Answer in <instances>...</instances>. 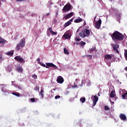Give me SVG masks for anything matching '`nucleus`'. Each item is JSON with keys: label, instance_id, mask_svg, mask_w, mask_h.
I'll return each instance as SVG.
<instances>
[{"label": "nucleus", "instance_id": "f257e3e1", "mask_svg": "<svg viewBox=\"0 0 127 127\" xmlns=\"http://www.w3.org/2000/svg\"><path fill=\"white\" fill-rule=\"evenodd\" d=\"M111 36L113 40L123 41L124 40V38H125L124 35L118 31L114 32L111 35Z\"/></svg>", "mask_w": 127, "mask_h": 127}, {"label": "nucleus", "instance_id": "f03ea898", "mask_svg": "<svg viewBox=\"0 0 127 127\" xmlns=\"http://www.w3.org/2000/svg\"><path fill=\"white\" fill-rule=\"evenodd\" d=\"M104 61L110 67L111 66V63L115 61V58H114L113 55H106L104 57Z\"/></svg>", "mask_w": 127, "mask_h": 127}, {"label": "nucleus", "instance_id": "7ed1b4c3", "mask_svg": "<svg viewBox=\"0 0 127 127\" xmlns=\"http://www.w3.org/2000/svg\"><path fill=\"white\" fill-rule=\"evenodd\" d=\"M40 64L41 65V66H42L43 67H44L45 68H49V67H52V68H53V69L54 70L56 69H58V67H57V66H56L55 64H53V63H46V64H43V63H40Z\"/></svg>", "mask_w": 127, "mask_h": 127}, {"label": "nucleus", "instance_id": "20e7f679", "mask_svg": "<svg viewBox=\"0 0 127 127\" xmlns=\"http://www.w3.org/2000/svg\"><path fill=\"white\" fill-rule=\"evenodd\" d=\"M71 7H72V5L70 3H67L63 7L62 10L64 12H66V11H69L70 9H71Z\"/></svg>", "mask_w": 127, "mask_h": 127}, {"label": "nucleus", "instance_id": "39448f33", "mask_svg": "<svg viewBox=\"0 0 127 127\" xmlns=\"http://www.w3.org/2000/svg\"><path fill=\"white\" fill-rule=\"evenodd\" d=\"M14 59L16 61H18V62H21L22 64H24V63H25V61L22 57H20V56L15 57Z\"/></svg>", "mask_w": 127, "mask_h": 127}, {"label": "nucleus", "instance_id": "423d86ee", "mask_svg": "<svg viewBox=\"0 0 127 127\" xmlns=\"http://www.w3.org/2000/svg\"><path fill=\"white\" fill-rule=\"evenodd\" d=\"M102 24V19H99L95 24V28L100 29L101 28V25Z\"/></svg>", "mask_w": 127, "mask_h": 127}, {"label": "nucleus", "instance_id": "0eeeda50", "mask_svg": "<svg viewBox=\"0 0 127 127\" xmlns=\"http://www.w3.org/2000/svg\"><path fill=\"white\" fill-rule=\"evenodd\" d=\"M18 44H19L20 46V47L21 48H23L24 46H25V38H23L21 40L20 42L18 43Z\"/></svg>", "mask_w": 127, "mask_h": 127}, {"label": "nucleus", "instance_id": "6e6552de", "mask_svg": "<svg viewBox=\"0 0 127 127\" xmlns=\"http://www.w3.org/2000/svg\"><path fill=\"white\" fill-rule=\"evenodd\" d=\"M57 82L59 84H63V82H64V79L63 78V77L62 76H60L57 77Z\"/></svg>", "mask_w": 127, "mask_h": 127}, {"label": "nucleus", "instance_id": "1a4fd4ad", "mask_svg": "<svg viewBox=\"0 0 127 127\" xmlns=\"http://www.w3.org/2000/svg\"><path fill=\"white\" fill-rule=\"evenodd\" d=\"M83 33L84 34V36H85V37H89V36H90V30L88 29L85 28L83 30Z\"/></svg>", "mask_w": 127, "mask_h": 127}, {"label": "nucleus", "instance_id": "9d476101", "mask_svg": "<svg viewBox=\"0 0 127 127\" xmlns=\"http://www.w3.org/2000/svg\"><path fill=\"white\" fill-rule=\"evenodd\" d=\"M99 101V97L97 96L96 95H95L94 97V98L93 99V107H95L96 105L97 104V102Z\"/></svg>", "mask_w": 127, "mask_h": 127}, {"label": "nucleus", "instance_id": "9b49d317", "mask_svg": "<svg viewBox=\"0 0 127 127\" xmlns=\"http://www.w3.org/2000/svg\"><path fill=\"white\" fill-rule=\"evenodd\" d=\"M73 15H74V13L71 12L65 15L64 17V19H65V20L67 19H69V18H70V17H72V16H73Z\"/></svg>", "mask_w": 127, "mask_h": 127}, {"label": "nucleus", "instance_id": "f8f14e48", "mask_svg": "<svg viewBox=\"0 0 127 127\" xmlns=\"http://www.w3.org/2000/svg\"><path fill=\"white\" fill-rule=\"evenodd\" d=\"M73 18L70 19L69 21L65 22L64 24V27L66 28L67 26H69V25H70L71 24L72 22H73Z\"/></svg>", "mask_w": 127, "mask_h": 127}, {"label": "nucleus", "instance_id": "ddd939ff", "mask_svg": "<svg viewBox=\"0 0 127 127\" xmlns=\"http://www.w3.org/2000/svg\"><path fill=\"white\" fill-rule=\"evenodd\" d=\"M120 118L122 121H126L127 120V116L124 114H121Z\"/></svg>", "mask_w": 127, "mask_h": 127}, {"label": "nucleus", "instance_id": "4468645a", "mask_svg": "<svg viewBox=\"0 0 127 127\" xmlns=\"http://www.w3.org/2000/svg\"><path fill=\"white\" fill-rule=\"evenodd\" d=\"M119 48V45H115L114 47H113V50L114 51H116V53H119V50H118Z\"/></svg>", "mask_w": 127, "mask_h": 127}, {"label": "nucleus", "instance_id": "2eb2a0df", "mask_svg": "<svg viewBox=\"0 0 127 127\" xmlns=\"http://www.w3.org/2000/svg\"><path fill=\"white\" fill-rule=\"evenodd\" d=\"M116 92L115 91H112L110 94V97L113 99V98H115L116 97V94H115Z\"/></svg>", "mask_w": 127, "mask_h": 127}, {"label": "nucleus", "instance_id": "dca6fc26", "mask_svg": "<svg viewBox=\"0 0 127 127\" xmlns=\"http://www.w3.org/2000/svg\"><path fill=\"white\" fill-rule=\"evenodd\" d=\"M79 36L80 37H81L82 38H85V37H86L85 36V34H84V31H81V32H80L79 33Z\"/></svg>", "mask_w": 127, "mask_h": 127}, {"label": "nucleus", "instance_id": "f3484780", "mask_svg": "<svg viewBox=\"0 0 127 127\" xmlns=\"http://www.w3.org/2000/svg\"><path fill=\"white\" fill-rule=\"evenodd\" d=\"M81 21H83V20H82V18H80V17H79L78 18L74 20V22H75V23H79V22H81Z\"/></svg>", "mask_w": 127, "mask_h": 127}, {"label": "nucleus", "instance_id": "a211bd4d", "mask_svg": "<svg viewBox=\"0 0 127 127\" xmlns=\"http://www.w3.org/2000/svg\"><path fill=\"white\" fill-rule=\"evenodd\" d=\"M63 37H64L65 39H68V38H70L71 36H70V35H69V34L66 33V34H64L63 35Z\"/></svg>", "mask_w": 127, "mask_h": 127}, {"label": "nucleus", "instance_id": "6ab92c4d", "mask_svg": "<svg viewBox=\"0 0 127 127\" xmlns=\"http://www.w3.org/2000/svg\"><path fill=\"white\" fill-rule=\"evenodd\" d=\"M40 96H41L42 99H43L44 98V90L43 89H42L40 93Z\"/></svg>", "mask_w": 127, "mask_h": 127}, {"label": "nucleus", "instance_id": "aec40b11", "mask_svg": "<svg viewBox=\"0 0 127 127\" xmlns=\"http://www.w3.org/2000/svg\"><path fill=\"white\" fill-rule=\"evenodd\" d=\"M5 42H6V40L0 37V44H3V43H5Z\"/></svg>", "mask_w": 127, "mask_h": 127}, {"label": "nucleus", "instance_id": "412c9836", "mask_svg": "<svg viewBox=\"0 0 127 127\" xmlns=\"http://www.w3.org/2000/svg\"><path fill=\"white\" fill-rule=\"evenodd\" d=\"M16 70L18 71V72H19V73H22L23 71V69H22V67H17L16 68Z\"/></svg>", "mask_w": 127, "mask_h": 127}, {"label": "nucleus", "instance_id": "4be33fe9", "mask_svg": "<svg viewBox=\"0 0 127 127\" xmlns=\"http://www.w3.org/2000/svg\"><path fill=\"white\" fill-rule=\"evenodd\" d=\"M104 110L105 111V113L106 114V112H108V111H110V107H109V106L106 105L104 107Z\"/></svg>", "mask_w": 127, "mask_h": 127}, {"label": "nucleus", "instance_id": "5701e85b", "mask_svg": "<svg viewBox=\"0 0 127 127\" xmlns=\"http://www.w3.org/2000/svg\"><path fill=\"white\" fill-rule=\"evenodd\" d=\"M15 49L17 51H19V50H20V45L19 44H17L15 48Z\"/></svg>", "mask_w": 127, "mask_h": 127}, {"label": "nucleus", "instance_id": "b1692460", "mask_svg": "<svg viewBox=\"0 0 127 127\" xmlns=\"http://www.w3.org/2000/svg\"><path fill=\"white\" fill-rule=\"evenodd\" d=\"M126 93L122 95L123 99H127V91H126Z\"/></svg>", "mask_w": 127, "mask_h": 127}, {"label": "nucleus", "instance_id": "393cba45", "mask_svg": "<svg viewBox=\"0 0 127 127\" xmlns=\"http://www.w3.org/2000/svg\"><path fill=\"white\" fill-rule=\"evenodd\" d=\"M6 54L7 55H8V56H12V55H13V52L9 51L6 53Z\"/></svg>", "mask_w": 127, "mask_h": 127}, {"label": "nucleus", "instance_id": "a878e982", "mask_svg": "<svg viewBox=\"0 0 127 127\" xmlns=\"http://www.w3.org/2000/svg\"><path fill=\"white\" fill-rule=\"evenodd\" d=\"M64 54H67V55H69V51L66 48L64 49Z\"/></svg>", "mask_w": 127, "mask_h": 127}, {"label": "nucleus", "instance_id": "bb28decb", "mask_svg": "<svg viewBox=\"0 0 127 127\" xmlns=\"http://www.w3.org/2000/svg\"><path fill=\"white\" fill-rule=\"evenodd\" d=\"M96 47H94V48H92L90 50V53H93V52H94V50H96Z\"/></svg>", "mask_w": 127, "mask_h": 127}, {"label": "nucleus", "instance_id": "cd10ccee", "mask_svg": "<svg viewBox=\"0 0 127 127\" xmlns=\"http://www.w3.org/2000/svg\"><path fill=\"white\" fill-rule=\"evenodd\" d=\"M12 94L14 96H16V97H19V93L17 92H12Z\"/></svg>", "mask_w": 127, "mask_h": 127}, {"label": "nucleus", "instance_id": "c85d7f7f", "mask_svg": "<svg viewBox=\"0 0 127 127\" xmlns=\"http://www.w3.org/2000/svg\"><path fill=\"white\" fill-rule=\"evenodd\" d=\"M124 55H125L126 60L127 61V50H125Z\"/></svg>", "mask_w": 127, "mask_h": 127}, {"label": "nucleus", "instance_id": "c756f323", "mask_svg": "<svg viewBox=\"0 0 127 127\" xmlns=\"http://www.w3.org/2000/svg\"><path fill=\"white\" fill-rule=\"evenodd\" d=\"M80 101L82 103H85V102L86 101V98H85V97L80 98Z\"/></svg>", "mask_w": 127, "mask_h": 127}, {"label": "nucleus", "instance_id": "7c9ffc66", "mask_svg": "<svg viewBox=\"0 0 127 127\" xmlns=\"http://www.w3.org/2000/svg\"><path fill=\"white\" fill-rule=\"evenodd\" d=\"M80 44L81 46H84V45H86V42H83L82 41L80 42Z\"/></svg>", "mask_w": 127, "mask_h": 127}, {"label": "nucleus", "instance_id": "2f4dec72", "mask_svg": "<svg viewBox=\"0 0 127 127\" xmlns=\"http://www.w3.org/2000/svg\"><path fill=\"white\" fill-rule=\"evenodd\" d=\"M50 33H52V34H53V35H56V34H57V32H54L53 31H51Z\"/></svg>", "mask_w": 127, "mask_h": 127}, {"label": "nucleus", "instance_id": "473e14b6", "mask_svg": "<svg viewBox=\"0 0 127 127\" xmlns=\"http://www.w3.org/2000/svg\"><path fill=\"white\" fill-rule=\"evenodd\" d=\"M32 78H34V79H37V75L35 74H34L33 75H32Z\"/></svg>", "mask_w": 127, "mask_h": 127}, {"label": "nucleus", "instance_id": "72a5a7b5", "mask_svg": "<svg viewBox=\"0 0 127 127\" xmlns=\"http://www.w3.org/2000/svg\"><path fill=\"white\" fill-rule=\"evenodd\" d=\"M60 98H61V97L60 95H57L55 96V99L57 100V99H60Z\"/></svg>", "mask_w": 127, "mask_h": 127}, {"label": "nucleus", "instance_id": "f704fd0d", "mask_svg": "<svg viewBox=\"0 0 127 127\" xmlns=\"http://www.w3.org/2000/svg\"><path fill=\"white\" fill-rule=\"evenodd\" d=\"M87 57L89 58V59H92V57H93V56L90 55H88L87 56Z\"/></svg>", "mask_w": 127, "mask_h": 127}, {"label": "nucleus", "instance_id": "c9c22d12", "mask_svg": "<svg viewBox=\"0 0 127 127\" xmlns=\"http://www.w3.org/2000/svg\"><path fill=\"white\" fill-rule=\"evenodd\" d=\"M1 60H3V59H2V54H0V61H1Z\"/></svg>", "mask_w": 127, "mask_h": 127}, {"label": "nucleus", "instance_id": "e433bc0d", "mask_svg": "<svg viewBox=\"0 0 127 127\" xmlns=\"http://www.w3.org/2000/svg\"><path fill=\"white\" fill-rule=\"evenodd\" d=\"M31 102H32V103H34V102H35V99L31 98Z\"/></svg>", "mask_w": 127, "mask_h": 127}, {"label": "nucleus", "instance_id": "4c0bfd02", "mask_svg": "<svg viewBox=\"0 0 127 127\" xmlns=\"http://www.w3.org/2000/svg\"><path fill=\"white\" fill-rule=\"evenodd\" d=\"M35 91H39V87L36 86L35 88Z\"/></svg>", "mask_w": 127, "mask_h": 127}, {"label": "nucleus", "instance_id": "58836bf2", "mask_svg": "<svg viewBox=\"0 0 127 127\" xmlns=\"http://www.w3.org/2000/svg\"><path fill=\"white\" fill-rule=\"evenodd\" d=\"M75 40H76V41H80L81 40V39H80L79 38H76Z\"/></svg>", "mask_w": 127, "mask_h": 127}, {"label": "nucleus", "instance_id": "ea45409f", "mask_svg": "<svg viewBox=\"0 0 127 127\" xmlns=\"http://www.w3.org/2000/svg\"><path fill=\"white\" fill-rule=\"evenodd\" d=\"M48 29H49L50 33L51 32V31H52V27L49 28Z\"/></svg>", "mask_w": 127, "mask_h": 127}, {"label": "nucleus", "instance_id": "a19ab883", "mask_svg": "<svg viewBox=\"0 0 127 127\" xmlns=\"http://www.w3.org/2000/svg\"><path fill=\"white\" fill-rule=\"evenodd\" d=\"M77 87H78V85H75L72 86V88H77Z\"/></svg>", "mask_w": 127, "mask_h": 127}, {"label": "nucleus", "instance_id": "79ce46f5", "mask_svg": "<svg viewBox=\"0 0 127 127\" xmlns=\"http://www.w3.org/2000/svg\"><path fill=\"white\" fill-rule=\"evenodd\" d=\"M26 0H16L17 1H24Z\"/></svg>", "mask_w": 127, "mask_h": 127}, {"label": "nucleus", "instance_id": "37998d69", "mask_svg": "<svg viewBox=\"0 0 127 127\" xmlns=\"http://www.w3.org/2000/svg\"><path fill=\"white\" fill-rule=\"evenodd\" d=\"M50 14V13H47V14L46 15V16H48V15H49Z\"/></svg>", "mask_w": 127, "mask_h": 127}, {"label": "nucleus", "instance_id": "c03bdc74", "mask_svg": "<svg viewBox=\"0 0 127 127\" xmlns=\"http://www.w3.org/2000/svg\"><path fill=\"white\" fill-rule=\"evenodd\" d=\"M96 18H97V17H96V16H95V17L94 18V20H96Z\"/></svg>", "mask_w": 127, "mask_h": 127}, {"label": "nucleus", "instance_id": "a18cd8bd", "mask_svg": "<svg viewBox=\"0 0 127 127\" xmlns=\"http://www.w3.org/2000/svg\"><path fill=\"white\" fill-rule=\"evenodd\" d=\"M125 69L126 71H127V67H125Z\"/></svg>", "mask_w": 127, "mask_h": 127}, {"label": "nucleus", "instance_id": "49530a36", "mask_svg": "<svg viewBox=\"0 0 127 127\" xmlns=\"http://www.w3.org/2000/svg\"><path fill=\"white\" fill-rule=\"evenodd\" d=\"M78 32H79V29H78L76 31V33H78Z\"/></svg>", "mask_w": 127, "mask_h": 127}, {"label": "nucleus", "instance_id": "de8ad7c7", "mask_svg": "<svg viewBox=\"0 0 127 127\" xmlns=\"http://www.w3.org/2000/svg\"><path fill=\"white\" fill-rule=\"evenodd\" d=\"M1 91H2V92H3V89H1Z\"/></svg>", "mask_w": 127, "mask_h": 127}, {"label": "nucleus", "instance_id": "09e8293b", "mask_svg": "<svg viewBox=\"0 0 127 127\" xmlns=\"http://www.w3.org/2000/svg\"><path fill=\"white\" fill-rule=\"evenodd\" d=\"M100 94V93H98V96H100V94Z\"/></svg>", "mask_w": 127, "mask_h": 127}, {"label": "nucleus", "instance_id": "8fccbe9b", "mask_svg": "<svg viewBox=\"0 0 127 127\" xmlns=\"http://www.w3.org/2000/svg\"><path fill=\"white\" fill-rule=\"evenodd\" d=\"M38 60H40L39 58L38 59Z\"/></svg>", "mask_w": 127, "mask_h": 127}, {"label": "nucleus", "instance_id": "3c124183", "mask_svg": "<svg viewBox=\"0 0 127 127\" xmlns=\"http://www.w3.org/2000/svg\"><path fill=\"white\" fill-rule=\"evenodd\" d=\"M38 60H40L39 58L38 59Z\"/></svg>", "mask_w": 127, "mask_h": 127}, {"label": "nucleus", "instance_id": "603ef678", "mask_svg": "<svg viewBox=\"0 0 127 127\" xmlns=\"http://www.w3.org/2000/svg\"><path fill=\"white\" fill-rule=\"evenodd\" d=\"M84 25H85V23H84Z\"/></svg>", "mask_w": 127, "mask_h": 127}, {"label": "nucleus", "instance_id": "864d4df0", "mask_svg": "<svg viewBox=\"0 0 127 127\" xmlns=\"http://www.w3.org/2000/svg\"><path fill=\"white\" fill-rule=\"evenodd\" d=\"M95 51H97V50H96Z\"/></svg>", "mask_w": 127, "mask_h": 127}]
</instances>
